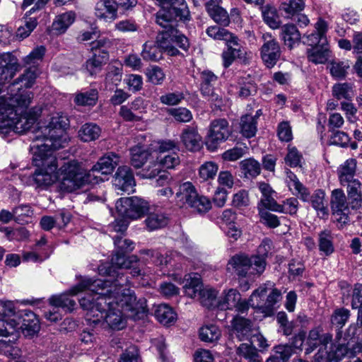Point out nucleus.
<instances>
[{
	"instance_id": "1",
	"label": "nucleus",
	"mask_w": 362,
	"mask_h": 362,
	"mask_svg": "<svg viewBox=\"0 0 362 362\" xmlns=\"http://www.w3.org/2000/svg\"><path fill=\"white\" fill-rule=\"evenodd\" d=\"M69 120L62 113L54 115L45 127H40L33 137L34 150L33 163L37 167L33 180L37 187L45 188L52 185L59 177L62 192H74L89 182V173L81 163L76 160L65 162L57 171L58 163L53 151L64 148L67 143L65 129Z\"/></svg>"
},
{
	"instance_id": "2",
	"label": "nucleus",
	"mask_w": 362,
	"mask_h": 362,
	"mask_svg": "<svg viewBox=\"0 0 362 362\" xmlns=\"http://www.w3.org/2000/svg\"><path fill=\"white\" fill-rule=\"evenodd\" d=\"M117 281L112 290L102 287L104 282L101 280L83 278L70 290L71 295L86 292L79 303L87 311L86 320L90 325L105 321L110 328L122 329L126 326L127 317L140 319L148 312L146 300L137 298L134 291L123 287L127 279L120 278Z\"/></svg>"
},
{
	"instance_id": "3",
	"label": "nucleus",
	"mask_w": 362,
	"mask_h": 362,
	"mask_svg": "<svg viewBox=\"0 0 362 362\" xmlns=\"http://www.w3.org/2000/svg\"><path fill=\"white\" fill-rule=\"evenodd\" d=\"M33 94L27 91L12 96H0V130H8L23 134L35 123V112L26 109L30 104Z\"/></svg>"
},
{
	"instance_id": "4",
	"label": "nucleus",
	"mask_w": 362,
	"mask_h": 362,
	"mask_svg": "<svg viewBox=\"0 0 362 362\" xmlns=\"http://www.w3.org/2000/svg\"><path fill=\"white\" fill-rule=\"evenodd\" d=\"M138 262L139 259L135 255H132L127 257L125 256V253L116 251L111 259V267L107 269L105 272H104V274L107 275V279H100L104 282V284L102 286V287H105L106 289L114 290L115 284H118L117 279L120 280V276H122V279H127V282L124 283L123 287L129 288V280L127 277H126L122 272H120L116 269H131L130 274L133 276H138L141 275V269L136 267Z\"/></svg>"
},
{
	"instance_id": "5",
	"label": "nucleus",
	"mask_w": 362,
	"mask_h": 362,
	"mask_svg": "<svg viewBox=\"0 0 362 362\" xmlns=\"http://www.w3.org/2000/svg\"><path fill=\"white\" fill-rule=\"evenodd\" d=\"M177 19H173L166 25H160L164 30L156 37L158 47L170 56H177L180 51L174 46L177 45L181 49L187 50L189 47L187 37L175 28Z\"/></svg>"
},
{
	"instance_id": "6",
	"label": "nucleus",
	"mask_w": 362,
	"mask_h": 362,
	"mask_svg": "<svg viewBox=\"0 0 362 362\" xmlns=\"http://www.w3.org/2000/svg\"><path fill=\"white\" fill-rule=\"evenodd\" d=\"M176 203L180 207L189 206L199 213H205L211 208L210 200L199 196L194 186L189 182L180 185L175 194Z\"/></svg>"
},
{
	"instance_id": "7",
	"label": "nucleus",
	"mask_w": 362,
	"mask_h": 362,
	"mask_svg": "<svg viewBox=\"0 0 362 362\" xmlns=\"http://www.w3.org/2000/svg\"><path fill=\"white\" fill-rule=\"evenodd\" d=\"M268 288L266 285L261 286L255 290L250 297L251 307L264 316H270L274 313V305L280 300L281 293L277 288Z\"/></svg>"
},
{
	"instance_id": "8",
	"label": "nucleus",
	"mask_w": 362,
	"mask_h": 362,
	"mask_svg": "<svg viewBox=\"0 0 362 362\" xmlns=\"http://www.w3.org/2000/svg\"><path fill=\"white\" fill-rule=\"evenodd\" d=\"M117 212L123 218L132 220L140 218L148 211L147 202L137 197L121 198L116 202Z\"/></svg>"
},
{
	"instance_id": "9",
	"label": "nucleus",
	"mask_w": 362,
	"mask_h": 362,
	"mask_svg": "<svg viewBox=\"0 0 362 362\" xmlns=\"http://www.w3.org/2000/svg\"><path fill=\"white\" fill-rule=\"evenodd\" d=\"M332 341V334L323 332L320 327H316L310 329L305 341V354H310L317 348H319L318 352L315 355V362H321L323 356L320 354L324 353L329 344Z\"/></svg>"
},
{
	"instance_id": "10",
	"label": "nucleus",
	"mask_w": 362,
	"mask_h": 362,
	"mask_svg": "<svg viewBox=\"0 0 362 362\" xmlns=\"http://www.w3.org/2000/svg\"><path fill=\"white\" fill-rule=\"evenodd\" d=\"M330 207L339 228H342L349 223V203L346 196L341 189H335L332 191Z\"/></svg>"
},
{
	"instance_id": "11",
	"label": "nucleus",
	"mask_w": 362,
	"mask_h": 362,
	"mask_svg": "<svg viewBox=\"0 0 362 362\" xmlns=\"http://www.w3.org/2000/svg\"><path fill=\"white\" fill-rule=\"evenodd\" d=\"M231 134L228 122L223 118L211 121L206 137V146L211 151L217 149L220 144L226 141Z\"/></svg>"
},
{
	"instance_id": "12",
	"label": "nucleus",
	"mask_w": 362,
	"mask_h": 362,
	"mask_svg": "<svg viewBox=\"0 0 362 362\" xmlns=\"http://www.w3.org/2000/svg\"><path fill=\"white\" fill-rule=\"evenodd\" d=\"M252 302L243 300L238 291L234 288L225 290L223 293V296L217 302V306L221 310H233L235 309L238 313H246Z\"/></svg>"
},
{
	"instance_id": "13",
	"label": "nucleus",
	"mask_w": 362,
	"mask_h": 362,
	"mask_svg": "<svg viewBox=\"0 0 362 362\" xmlns=\"http://www.w3.org/2000/svg\"><path fill=\"white\" fill-rule=\"evenodd\" d=\"M262 39L263 45L260 48L261 58L267 67L272 68L280 59L281 54L280 45L271 33H264Z\"/></svg>"
},
{
	"instance_id": "14",
	"label": "nucleus",
	"mask_w": 362,
	"mask_h": 362,
	"mask_svg": "<svg viewBox=\"0 0 362 362\" xmlns=\"http://www.w3.org/2000/svg\"><path fill=\"white\" fill-rule=\"evenodd\" d=\"M218 77L211 71L205 70L201 73L200 90L204 97L216 107L221 109L223 105V99L214 90V85Z\"/></svg>"
},
{
	"instance_id": "15",
	"label": "nucleus",
	"mask_w": 362,
	"mask_h": 362,
	"mask_svg": "<svg viewBox=\"0 0 362 362\" xmlns=\"http://www.w3.org/2000/svg\"><path fill=\"white\" fill-rule=\"evenodd\" d=\"M357 162L354 158H349L341 163L337 170L340 185L343 187H353L362 185L356 177Z\"/></svg>"
},
{
	"instance_id": "16",
	"label": "nucleus",
	"mask_w": 362,
	"mask_h": 362,
	"mask_svg": "<svg viewBox=\"0 0 362 362\" xmlns=\"http://www.w3.org/2000/svg\"><path fill=\"white\" fill-rule=\"evenodd\" d=\"M113 185L118 192L128 194L134 192L136 182L129 167L124 165L118 168L114 177Z\"/></svg>"
},
{
	"instance_id": "17",
	"label": "nucleus",
	"mask_w": 362,
	"mask_h": 362,
	"mask_svg": "<svg viewBox=\"0 0 362 362\" xmlns=\"http://www.w3.org/2000/svg\"><path fill=\"white\" fill-rule=\"evenodd\" d=\"M226 45L227 49L221 54L223 65L225 68L229 67L236 59L245 61L247 52L245 47L239 43L238 37L233 35L226 42Z\"/></svg>"
},
{
	"instance_id": "18",
	"label": "nucleus",
	"mask_w": 362,
	"mask_h": 362,
	"mask_svg": "<svg viewBox=\"0 0 362 362\" xmlns=\"http://www.w3.org/2000/svg\"><path fill=\"white\" fill-rule=\"evenodd\" d=\"M17 318V321L19 322L18 330L21 329L25 336L32 337L40 330L39 320L33 312L28 310H22Z\"/></svg>"
},
{
	"instance_id": "19",
	"label": "nucleus",
	"mask_w": 362,
	"mask_h": 362,
	"mask_svg": "<svg viewBox=\"0 0 362 362\" xmlns=\"http://www.w3.org/2000/svg\"><path fill=\"white\" fill-rule=\"evenodd\" d=\"M315 30L313 33L304 36L305 37L304 42L312 47L327 45L326 33L328 30L327 23L320 18L315 24Z\"/></svg>"
},
{
	"instance_id": "20",
	"label": "nucleus",
	"mask_w": 362,
	"mask_h": 362,
	"mask_svg": "<svg viewBox=\"0 0 362 362\" xmlns=\"http://www.w3.org/2000/svg\"><path fill=\"white\" fill-rule=\"evenodd\" d=\"M180 140L188 151H198L202 147V136L196 127L187 126L180 134Z\"/></svg>"
},
{
	"instance_id": "21",
	"label": "nucleus",
	"mask_w": 362,
	"mask_h": 362,
	"mask_svg": "<svg viewBox=\"0 0 362 362\" xmlns=\"http://www.w3.org/2000/svg\"><path fill=\"white\" fill-rule=\"evenodd\" d=\"M18 68L17 59L10 53L0 54V83L11 80Z\"/></svg>"
},
{
	"instance_id": "22",
	"label": "nucleus",
	"mask_w": 362,
	"mask_h": 362,
	"mask_svg": "<svg viewBox=\"0 0 362 362\" xmlns=\"http://www.w3.org/2000/svg\"><path fill=\"white\" fill-rule=\"evenodd\" d=\"M119 163V156L112 152L106 153L92 167L91 171L98 172L102 175L111 174Z\"/></svg>"
},
{
	"instance_id": "23",
	"label": "nucleus",
	"mask_w": 362,
	"mask_h": 362,
	"mask_svg": "<svg viewBox=\"0 0 362 362\" xmlns=\"http://www.w3.org/2000/svg\"><path fill=\"white\" fill-rule=\"evenodd\" d=\"M250 258L245 254H237L230 257L227 269L233 270L238 276L245 277L250 273Z\"/></svg>"
},
{
	"instance_id": "24",
	"label": "nucleus",
	"mask_w": 362,
	"mask_h": 362,
	"mask_svg": "<svg viewBox=\"0 0 362 362\" xmlns=\"http://www.w3.org/2000/svg\"><path fill=\"white\" fill-rule=\"evenodd\" d=\"M76 14L74 11H69L57 15L52 23V30L56 35L66 33L76 21Z\"/></svg>"
},
{
	"instance_id": "25",
	"label": "nucleus",
	"mask_w": 362,
	"mask_h": 362,
	"mask_svg": "<svg viewBox=\"0 0 362 362\" xmlns=\"http://www.w3.org/2000/svg\"><path fill=\"white\" fill-rule=\"evenodd\" d=\"M280 28V37L289 49H292L296 44L300 42L301 35L294 24L286 23Z\"/></svg>"
},
{
	"instance_id": "26",
	"label": "nucleus",
	"mask_w": 362,
	"mask_h": 362,
	"mask_svg": "<svg viewBox=\"0 0 362 362\" xmlns=\"http://www.w3.org/2000/svg\"><path fill=\"white\" fill-rule=\"evenodd\" d=\"M349 354V350L344 344H339L335 346L329 344L328 349L324 353H321L320 356H323L321 362H339L343 357Z\"/></svg>"
},
{
	"instance_id": "27",
	"label": "nucleus",
	"mask_w": 362,
	"mask_h": 362,
	"mask_svg": "<svg viewBox=\"0 0 362 362\" xmlns=\"http://www.w3.org/2000/svg\"><path fill=\"white\" fill-rule=\"evenodd\" d=\"M182 283L184 292L191 298L197 297L199 291L202 288L201 279L198 274H188L185 276Z\"/></svg>"
},
{
	"instance_id": "28",
	"label": "nucleus",
	"mask_w": 362,
	"mask_h": 362,
	"mask_svg": "<svg viewBox=\"0 0 362 362\" xmlns=\"http://www.w3.org/2000/svg\"><path fill=\"white\" fill-rule=\"evenodd\" d=\"M233 332L239 339L240 341L245 340L247 338L252 330V322L250 320L242 317H235L231 322Z\"/></svg>"
},
{
	"instance_id": "29",
	"label": "nucleus",
	"mask_w": 362,
	"mask_h": 362,
	"mask_svg": "<svg viewBox=\"0 0 362 362\" xmlns=\"http://www.w3.org/2000/svg\"><path fill=\"white\" fill-rule=\"evenodd\" d=\"M144 223L147 230L153 231L166 226L168 223V218L160 211L151 212L147 214Z\"/></svg>"
},
{
	"instance_id": "30",
	"label": "nucleus",
	"mask_w": 362,
	"mask_h": 362,
	"mask_svg": "<svg viewBox=\"0 0 362 362\" xmlns=\"http://www.w3.org/2000/svg\"><path fill=\"white\" fill-rule=\"evenodd\" d=\"M325 193L322 189L315 190L310 196L309 194V199L312 206L316 210L317 216L320 218H327L328 216V208L325 204Z\"/></svg>"
},
{
	"instance_id": "31",
	"label": "nucleus",
	"mask_w": 362,
	"mask_h": 362,
	"mask_svg": "<svg viewBox=\"0 0 362 362\" xmlns=\"http://www.w3.org/2000/svg\"><path fill=\"white\" fill-rule=\"evenodd\" d=\"M131 164L135 168H141L150 158L151 154L144 146L136 145L131 148Z\"/></svg>"
},
{
	"instance_id": "32",
	"label": "nucleus",
	"mask_w": 362,
	"mask_h": 362,
	"mask_svg": "<svg viewBox=\"0 0 362 362\" xmlns=\"http://www.w3.org/2000/svg\"><path fill=\"white\" fill-rule=\"evenodd\" d=\"M305 7L304 0H288L281 4L279 10L284 13L285 18L293 19L296 15L303 11Z\"/></svg>"
},
{
	"instance_id": "33",
	"label": "nucleus",
	"mask_w": 362,
	"mask_h": 362,
	"mask_svg": "<svg viewBox=\"0 0 362 362\" xmlns=\"http://www.w3.org/2000/svg\"><path fill=\"white\" fill-rule=\"evenodd\" d=\"M109 59V51L93 52V56L86 62V67L90 75H93Z\"/></svg>"
},
{
	"instance_id": "34",
	"label": "nucleus",
	"mask_w": 362,
	"mask_h": 362,
	"mask_svg": "<svg viewBox=\"0 0 362 362\" xmlns=\"http://www.w3.org/2000/svg\"><path fill=\"white\" fill-rule=\"evenodd\" d=\"M329 48L327 45L315 46L307 51L309 62L315 64H325L329 58Z\"/></svg>"
},
{
	"instance_id": "35",
	"label": "nucleus",
	"mask_w": 362,
	"mask_h": 362,
	"mask_svg": "<svg viewBox=\"0 0 362 362\" xmlns=\"http://www.w3.org/2000/svg\"><path fill=\"white\" fill-rule=\"evenodd\" d=\"M286 182L290 189L294 188L296 191V194L299 195L303 202L308 201V189L299 181L297 176L290 170L286 172Z\"/></svg>"
},
{
	"instance_id": "36",
	"label": "nucleus",
	"mask_w": 362,
	"mask_h": 362,
	"mask_svg": "<svg viewBox=\"0 0 362 362\" xmlns=\"http://www.w3.org/2000/svg\"><path fill=\"white\" fill-rule=\"evenodd\" d=\"M156 318L164 325H170L176 320V313L166 304H160L155 310Z\"/></svg>"
},
{
	"instance_id": "37",
	"label": "nucleus",
	"mask_w": 362,
	"mask_h": 362,
	"mask_svg": "<svg viewBox=\"0 0 362 362\" xmlns=\"http://www.w3.org/2000/svg\"><path fill=\"white\" fill-rule=\"evenodd\" d=\"M206 11L209 16L218 24L222 26H228L230 24V18L226 9L220 6L209 4Z\"/></svg>"
},
{
	"instance_id": "38",
	"label": "nucleus",
	"mask_w": 362,
	"mask_h": 362,
	"mask_svg": "<svg viewBox=\"0 0 362 362\" xmlns=\"http://www.w3.org/2000/svg\"><path fill=\"white\" fill-rule=\"evenodd\" d=\"M264 23L272 29L280 28V21L276 8L270 4L261 6Z\"/></svg>"
},
{
	"instance_id": "39",
	"label": "nucleus",
	"mask_w": 362,
	"mask_h": 362,
	"mask_svg": "<svg viewBox=\"0 0 362 362\" xmlns=\"http://www.w3.org/2000/svg\"><path fill=\"white\" fill-rule=\"evenodd\" d=\"M240 168L244 177L253 178L260 174L261 166L259 163L252 158L243 160L240 163Z\"/></svg>"
},
{
	"instance_id": "40",
	"label": "nucleus",
	"mask_w": 362,
	"mask_h": 362,
	"mask_svg": "<svg viewBox=\"0 0 362 362\" xmlns=\"http://www.w3.org/2000/svg\"><path fill=\"white\" fill-rule=\"evenodd\" d=\"M101 134V129L93 123L83 124L79 132L78 136L84 142L95 141L99 138Z\"/></svg>"
},
{
	"instance_id": "41",
	"label": "nucleus",
	"mask_w": 362,
	"mask_h": 362,
	"mask_svg": "<svg viewBox=\"0 0 362 362\" xmlns=\"http://www.w3.org/2000/svg\"><path fill=\"white\" fill-rule=\"evenodd\" d=\"M318 246L320 251L325 256L331 255L334 251L331 231L325 230L319 233Z\"/></svg>"
},
{
	"instance_id": "42",
	"label": "nucleus",
	"mask_w": 362,
	"mask_h": 362,
	"mask_svg": "<svg viewBox=\"0 0 362 362\" xmlns=\"http://www.w3.org/2000/svg\"><path fill=\"white\" fill-rule=\"evenodd\" d=\"M98 93L96 89L78 93L76 95L74 102L78 105L93 106L98 100Z\"/></svg>"
},
{
	"instance_id": "43",
	"label": "nucleus",
	"mask_w": 362,
	"mask_h": 362,
	"mask_svg": "<svg viewBox=\"0 0 362 362\" xmlns=\"http://www.w3.org/2000/svg\"><path fill=\"white\" fill-rule=\"evenodd\" d=\"M332 95L337 100H351L354 95L353 85L349 83H337L332 87Z\"/></svg>"
},
{
	"instance_id": "44",
	"label": "nucleus",
	"mask_w": 362,
	"mask_h": 362,
	"mask_svg": "<svg viewBox=\"0 0 362 362\" xmlns=\"http://www.w3.org/2000/svg\"><path fill=\"white\" fill-rule=\"evenodd\" d=\"M257 124L255 117L245 115L241 117L240 129L242 134L246 138L253 137L257 132Z\"/></svg>"
},
{
	"instance_id": "45",
	"label": "nucleus",
	"mask_w": 362,
	"mask_h": 362,
	"mask_svg": "<svg viewBox=\"0 0 362 362\" xmlns=\"http://www.w3.org/2000/svg\"><path fill=\"white\" fill-rule=\"evenodd\" d=\"M199 337L202 341L214 342L221 337V331L214 325L203 326L199 330Z\"/></svg>"
},
{
	"instance_id": "46",
	"label": "nucleus",
	"mask_w": 362,
	"mask_h": 362,
	"mask_svg": "<svg viewBox=\"0 0 362 362\" xmlns=\"http://www.w3.org/2000/svg\"><path fill=\"white\" fill-rule=\"evenodd\" d=\"M19 322L16 319L0 318V337L17 335Z\"/></svg>"
},
{
	"instance_id": "47",
	"label": "nucleus",
	"mask_w": 362,
	"mask_h": 362,
	"mask_svg": "<svg viewBox=\"0 0 362 362\" xmlns=\"http://www.w3.org/2000/svg\"><path fill=\"white\" fill-rule=\"evenodd\" d=\"M141 56L147 61H158L161 58V52L158 45L153 42H146L143 45Z\"/></svg>"
},
{
	"instance_id": "48",
	"label": "nucleus",
	"mask_w": 362,
	"mask_h": 362,
	"mask_svg": "<svg viewBox=\"0 0 362 362\" xmlns=\"http://www.w3.org/2000/svg\"><path fill=\"white\" fill-rule=\"evenodd\" d=\"M361 187L362 185L346 187L348 197L349 199V202L348 203L353 209H357L361 206Z\"/></svg>"
},
{
	"instance_id": "49",
	"label": "nucleus",
	"mask_w": 362,
	"mask_h": 362,
	"mask_svg": "<svg viewBox=\"0 0 362 362\" xmlns=\"http://www.w3.org/2000/svg\"><path fill=\"white\" fill-rule=\"evenodd\" d=\"M238 354L250 362H261L262 358L255 347L247 344H241L238 348Z\"/></svg>"
},
{
	"instance_id": "50",
	"label": "nucleus",
	"mask_w": 362,
	"mask_h": 362,
	"mask_svg": "<svg viewBox=\"0 0 362 362\" xmlns=\"http://www.w3.org/2000/svg\"><path fill=\"white\" fill-rule=\"evenodd\" d=\"M15 221L21 224L28 223L33 214V211L28 204H21L13 208Z\"/></svg>"
},
{
	"instance_id": "51",
	"label": "nucleus",
	"mask_w": 362,
	"mask_h": 362,
	"mask_svg": "<svg viewBox=\"0 0 362 362\" xmlns=\"http://www.w3.org/2000/svg\"><path fill=\"white\" fill-rule=\"evenodd\" d=\"M217 293V291L214 288H204L199 291L197 296L204 306L210 308L215 304Z\"/></svg>"
},
{
	"instance_id": "52",
	"label": "nucleus",
	"mask_w": 362,
	"mask_h": 362,
	"mask_svg": "<svg viewBox=\"0 0 362 362\" xmlns=\"http://www.w3.org/2000/svg\"><path fill=\"white\" fill-rule=\"evenodd\" d=\"M0 354L10 359H16L21 355V349L10 341H0Z\"/></svg>"
},
{
	"instance_id": "53",
	"label": "nucleus",
	"mask_w": 362,
	"mask_h": 362,
	"mask_svg": "<svg viewBox=\"0 0 362 362\" xmlns=\"http://www.w3.org/2000/svg\"><path fill=\"white\" fill-rule=\"evenodd\" d=\"M49 303L53 307L66 308L71 311L74 309L76 303L65 294L54 296L49 299Z\"/></svg>"
},
{
	"instance_id": "54",
	"label": "nucleus",
	"mask_w": 362,
	"mask_h": 362,
	"mask_svg": "<svg viewBox=\"0 0 362 362\" xmlns=\"http://www.w3.org/2000/svg\"><path fill=\"white\" fill-rule=\"evenodd\" d=\"M351 313L348 309L339 308L334 310L332 317L331 322L339 328H342L350 317Z\"/></svg>"
},
{
	"instance_id": "55",
	"label": "nucleus",
	"mask_w": 362,
	"mask_h": 362,
	"mask_svg": "<svg viewBox=\"0 0 362 362\" xmlns=\"http://www.w3.org/2000/svg\"><path fill=\"white\" fill-rule=\"evenodd\" d=\"M206 34L216 40H224L226 42L233 36L226 29L217 25L210 26L206 30Z\"/></svg>"
},
{
	"instance_id": "56",
	"label": "nucleus",
	"mask_w": 362,
	"mask_h": 362,
	"mask_svg": "<svg viewBox=\"0 0 362 362\" xmlns=\"http://www.w3.org/2000/svg\"><path fill=\"white\" fill-rule=\"evenodd\" d=\"M218 165L212 161H207L203 163L199 168V177L203 180L213 179L217 173Z\"/></svg>"
},
{
	"instance_id": "57",
	"label": "nucleus",
	"mask_w": 362,
	"mask_h": 362,
	"mask_svg": "<svg viewBox=\"0 0 362 362\" xmlns=\"http://www.w3.org/2000/svg\"><path fill=\"white\" fill-rule=\"evenodd\" d=\"M298 205L299 203L296 198L290 197L283 201L281 204H279V208L276 212L294 215L298 211Z\"/></svg>"
},
{
	"instance_id": "58",
	"label": "nucleus",
	"mask_w": 362,
	"mask_h": 362,
	"mask_svg": "<svg viewBox=\"0 0 362 362\" xmlns=\"http://www.w3.org/2000/svg\"><path fill=\"white\" fill-rule=\"evenodd\" d=\"M250 258V274H261L264 272L266 267V259L257 255L251 256Z\"/></svg>"
},
{
	"instance_id": "59",
	"label": "nucleus",
	"mask_w": 362,
	"mask_h": 362,
	"mask_svg": "<svg viewBox=\"0 0 362 362\" xmlns=\"http://www.w3.org/2000/svg\"><path fill=\"white\" fill-rule=\"evenodd\" d=\"M247 146H235L226 151L223 153L222 158L225 160L235 161L244 156L247 153Z\"/></svg>"
},
{
	"instance_id": "60",
	"label": "nucleus",
	"mask_w": 362,
	"mask_h": 362,
	"mask_svg": "<svg viewBox=\"0 0 362 362\" xmlns=\"http://www.w3.org/2000/svg\"><path fill=\"white\" fill-rule=\"evenodd\" d=\"M158 159V163L160 165V167L162 166L168 169L174 168L180 163L177 152H173L170 154H167L163 156H160Z\"/></svg>"
},
{
	"instance_id": "61",
	"label": "nucleus",
	"mask_w": 362,
	"mask_h": 362,
	"mask_svg": "<svg viewBox=\"0 0 362 362\" xmlns=\"http://www.w3.org/2000/svg\"><path fill=\"white\" fill-rule=\"evenodd\" d=\"M302 158V154L296 147L288 146V153L284 158L285 162L291 168L300 166Z\"/></svg>"
},
{
	"instance_id": "62",
	"label": "nucleus",
	"mask_w": 362,
	"mask_h": 362,
	"mask_svg": "<svg viewBox=\"0 0 362 362\" xmlns=\"http://www.w3.org/2000/svg\"><path fill=\"white\" fill-rule=\"evenodd\" d=\"M168 114L180 122H189L192 119V112L185 107L171 108Z\"/></svg>"
},
{
	"instance_id": "63",
	"label": "nucleus",
	"mask_w": 362,
	"mask_h": 362,
	"mask_svg": "<svg viewBox=\"0 0 362 362\" xmlns=\"http://www.w3.org/2000/svg\"><path fill=\"white\" fill-rule=\"evenodd\" d=\"M38 74L39 71L36 67H30L25 70L18 80L25 88H30L34 84Z\"/></svg>"
},
{
	"instance_id": "64",
	"label": "nucleus",
	"mask_w": 362,
	"mask_h": 362,
	"mask_svg": "<svg viewBox=\"0 0 362 362\" xmlns=\"http://www.w3.org/2000/svg\"><path fill=\"white\" fill-rule=\"evenodd\" d=\"M259 215L262 223L269 228H275L280 225L277 216L271 214L261 207H259Z\"/></svg>"
}]
</instances>
